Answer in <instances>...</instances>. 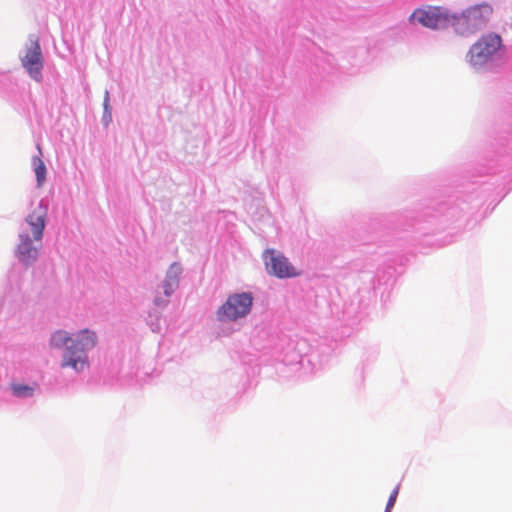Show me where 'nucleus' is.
Here are the masks:
<instances>
[{"label": "nucleus", "instance_id": "obj_1", "mask_svg": "<svg viewBox=\"0 0 512 512\" xmlns=\"http://www.w3.org/2000/svg\"><path fill=\"white\" fill-rule=\"evenodd\" d=\"M97 344V335L88 329L69 334L64 330H57L51 334L49 345L53 349H63L60 367L71 369L80 374L89 368L88 353Z\"/></svg>", "mask_w": 512, "mask_h": 512}, {"label": "nucleus", "instance_id": "obj_2", "mask_svg": "<svg viewBox=\"0 0 512 512\" xmlns=\"http://www.w3.org/2000/svg\"><path fill=\"white\" fill-rule=\"evenodd\" d=\"M48 209V199L42 198L25 218V223L28 225L30 232L26 228H21L18 234V244L15 247L14 256L25 269L34 265L38 259Z\"/></svg>", "mask_w": 512, "mask_h": 512}, {"label": "nucleus", "instance_id": "obj_3", "mask_svg": "<svg viewBox=\"0 0 512 512\" xmlns=\"http://www.w3.org/2000/svg\"><path fill=\"white\" fill-rule=\"evenodd\" d=\"M506 60V47L501 36L494 32L483 34L465 55L470 69L477 74L496 73Z\"/></svg>", "mask_w": 512, "mask_h": 512}, {"label": "nucleus", "instance_id": "obj_4", "mask_svg": "<svg viewBox=\"0 0 512 512\" xmlns=\"http://www.w3.org/2000/svg\"><path fill=\"white\" fill-rule=\"evenodd\" d=\"M492 12V7L487 3L468 7L461 13L451 12L450 27L457 35L470 36L487 26Z\"/></svg>", "mask_w": 512, "mask_h": 512}, {"label": "nucleus", "instance_id": "obj_5", "mask_svg": "<svg viewBox=\"0 0 512 512\" xmlns=\"http://www.w3.org/2000/svg\"><path fill=\"white\" fill-rule=\"evenodd\" d=\"M253 300L254 297L251 292L230 294L217 309V320L221 323H233L246 318L252 310Z\"/></svg>", "mask_w": 512, "mask_h": 512}, {"label": "nucleus", "instance_id": "obj_6", "mask_svg": "<svg viewBox=\"0 0 512 512\" xmlns=\"http://www.w3.org/2000/svg\"><path fill=\"white\" fill-rule=\"evenodd\" d=\"M451 11L440 6H425L417 8L409 17L411 24H420L423 27L439 30L450 27Z\"/></svg>", "mask_w": 512, "mask_h": 512}, {"label": "nucleus", "instance_id": "obj_7", "mask_svg": "<svg viewBox=\"0 0 512 512\" xmlns=\"http://www.w3.org/2000/svg\"><path fill=\"white\" fill-rule=\"evenodd\" d=\"M23 68L35 81L40 82L43 78V56L39 40L35 35H29L23 52L20 54Z\"/></svg>", "mask_w": 512, "mask_h": 512}, {"label": "nucleus", "instance_id": "obj_8", "mask_svg": "<svg viewBox=\"0 0 512 512\" xmlns=\"http://www.w3.org/2000/svg\"><path fill=\"white\" fill-rule=\"evenodd\" d=\"M263 260L268 274L279 279L298 276L295 267L287 257L274 249H266L263 253Z\"/></svg>", "mask_w": 512, "mask_h": 512}, {"label": "nucleus", "instance_id": "obj_9", "mask_svg": "<svg viewBox=\"0 0 512 512\" xmlns=\"http://www.w3.org/2000/svg\"><path fill=\"white\" fill-rule=\"evenodd\" d=\"M182 271V266L177 262H174L169 266L165 278L161 283L163 293L166 297L172 296V294L178 289Z\"/></svg>", "mask_w": 512, "mask_h": 512}, {"label": "nucleus", "instance_id": "obj_10", "mask_svg": "<svg viewBox=\"0 0 512 512\" xmlns=\"http://www.w3.org/2000/svg\"><path fill=\"white\" fill-rule=\"evenodd\" d=\"M25 270L26 269L24 267L22 268L16 265L12 266V268L9 270L7 274V281L9 288L12 291H18L21 289Z\"/></svg>", "mask_w": 512, "mask_h": 512}, {"label": "nucleus", "instance_id": "obj_11", "mask_svg": "<svg viewBox=\"0 0 512 512\" xmlns=\"http://www.w3.org/2000/svg\"><path fill=\"white\" fill-rule=\"evenodd\" d=\"M37 388L36 384L29 385L23 383H12L11 391L12 395L19 399H28L34 396L35 390Z\"/></svg>", "mask_w": 512, "mask_h": 512}, {"label": "nucleus", "instance_id": "obj_12", "mask_svg": "<svg viewBox=\"0 0 512 512\" xmlns=\"http://www.w3.org/2000/svg\"><path fill=\"white\" fill-rule=\"evenodd\" d=\"M32 167L35 172L37 187H42L46 181L47 169L40 156H33Z\"/></svg>", "mask_w": 512, "mask_h": 512}, {"label": "nucleus", "instance_id": "obj_13", "mask_svg": "<svg viewBox=\"0 0 512 512\" xmlns=\"http://www.w3.org/2000/svg\"><path fill=\"white\" fill-rule=\"evenodd\" d=\"M112 121V108L110 106V94L109 91L106 90L104 94V101H103V116H102V123L104 126H108Z\"/></svg>", "mask_w": 512, "mask_h": 512}, {"label": "nucleus", "instance_id": "obj_14", "mask_svg": "<svg viewBox=\"0 0 512 512\" xmlns=\"http://www.w3.org/2000/svg\"><path fill=\"white\" fill-rule=\"evenodd\" d=\"M398 494H399V485H397L393 489V491L391 492V494L389 496V499L387 501L386 508H385L384 512H391L392 511V508L394 507L395 502L397 500Z\"/></svg>", "mask_w": 512, "mask_h": 512}, {"label": "nucleus", "instance_id": "obj_15", "mask_svg": "<svg viewBox=\"0 0 512 512\" xmlns=\"http://www.w3.org/2000/svg\"><path fill=\"white\" fill-rule=\"evenodd\" d=\"M154 304L159 307H165L168 304V300H166L160 296H156L154 298Z\"/></svg>", "mask_w": 512, "mask_h": 512}, {"label": "nucleus", "instance_id": "obj_16", "mask_svg": "<svg viewBox=\"0 0 512 512\" xmlns=\"http://www.w3.org/2000/svg\"><path fill=\"white\" fill-rule=\"evenodd\" d=\"M454 212V208H448L446 212L442 214V217L445 218L446 220H450L451 218L454 217Z\"/></svg>", "mask_w": 512, "mask_h": 512}, {"label": "nucleus", "instance_id": "obj_17", "mask_svg": "<svg viewBox=\"0 0 512 512\" xmlns=\"http://www.w3.org/2000/svg\"><path fill=\"white\" fill-rule=\"evenodd\" d=\"M151 329L153 332H157L159 330V325L158 324H151Z\"/></svg>", "mask_w": 512, "mask_h": 512}]
</instances>
